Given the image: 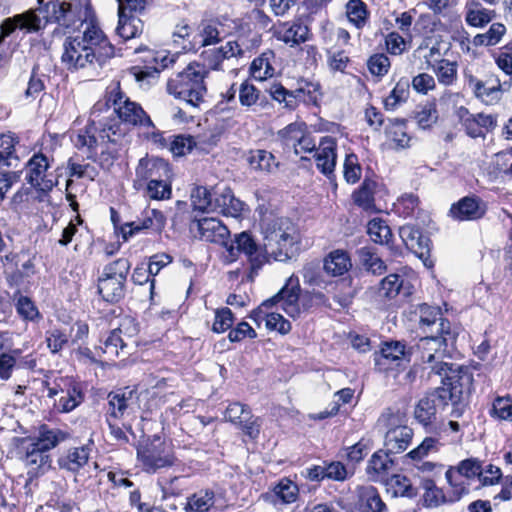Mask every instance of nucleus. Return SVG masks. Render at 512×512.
Here are the masks:
<instances>
[{
  "mask_svg": "<svg viewBox=\"0 0 512 512\" xmlns=\"http://www.w3.org/2000/svg\"><path fill=\"white\" fill-rule=\"evenodd\" d=\"M122 123L154 129L152 120L143 108L130 101L119 87H115L104 99L94 104L87 125L79 130L73 143L78 149L87 148V157L94 159L98 147L117 143L125 135Z\"/></svg>",
  "mask_w": 512,
  "mask_h": 512,
  "instance_id": "1",
  "label": "nucleus"
},
{
  "mask_svg": "<svg viewBox=\"0 0 512 512\" xmlns=\"http://www.w3.org/2000/svg\"><path fill=\"white\" fill-rule=\"evenodd\" d=\"M441 377L442 385L421 398L414 408V417L424 427L432 426L437 413L449 403L451 416L459 418L466 408L465 394L469 393L473 377L468 368L453 363H438L432 367Z\"/></svg>",
  "mask_w": 512,
  "mask_h": 512,
  "instance_id": "2",
  "label": "nucleus"
},
{
  "mask_svg": "<svg viewBox=\"0 0 512 512\" xmlns=\"http://www.w3.org/2000/svg\"><path fill=\"white\" fill-rule=\"evenodd\" d=\"M114 55V47L103 31L89 23L81 35L67 37L63 43L62 63L68 70L88 65L103 66Z\"/></svg>",
  "mask_w": 512,
  "mask_h": 512,
  "instance_id": "3",
  "label": "nucleus"
},
{
  "mask_svg": "<svg viewBox=\"0 0 512 512\" xmlns=\"http://www.w3.org/2000/svg\"><path fill=\"white\" fill-rule=\"evenodd\" d=\"M262 233L263 250L268 262L271 259L285 262L293 257L298 235L290 219L285 217L272 219L264 224Z\"/></svg>",
  "mask_w": 512,
  "mask_h": 512,
  "instance_id": "4",
  "label": "nucleus"
},
{
  "mask_svg": "<svg viewBox=\"0 0 512 512\" xmlns=\"http://www.w3.org/2000/svg\"><path fill=\"white\" fill-rule=\"evenodd\" d=\"M208 71L200 63L189 64L182 72L170 78L167 91L192 108H199L207 93L205 78Z\"/></svg>",
  "mask_w": 512,
  "mask_h": 512,
  "instance_id": "5",
  "label": "nucleus"
},
{
  "mask_svg": "<svg viewBox=\"0 0 512 512\" xmlns=\"http://www.w3.org/2000/svg\"><path fill=\"white\" fill-rule=\"evenodd\" d=\"M275 301H282L283 310L290 317H298L302 311L313 305L328 306L327 297L319 291L306 292L301 295V287L298 277L290 276L282 289L272 298L264 301V305L273 304Z\"/></svg>",
  "mask_w": 512,
  "mask_h": 512,
  "instance_id": "6",
  "label": "nucleus"
},
{
  "mask_svg": "<svg viewBox=\"0 0 512 512\" xmlns=\"http://www.w3.org/2000/svg\"><path fill=\"white\" fill-rule=\"evenodd\" d=\"M46 21L75 29L93 16L90 0H50L46 4Z\"/></svg>",
  "mask_w": 512,
  "mask_h": 512,
  "instance_id": "7",
  "label": "nucleus"
},
{
  "mask_svg": "<svg viewBox=\"0 0 512 512\" xmlns=\"http://www.w3.org/2000/svg\"><path fill=\"white\" fill-rule=\"evenodd\" d=\"M131 263L127 258H119L104 266L98 278V293L103 300L116 303L125 296V283Z\"/></svg>",
  "mask_w": 512,
  "mask_h": 512,
  "instance_id": "8",
  "label": "nucleus"
},
{
  "mask_svg": "<svg viewBox=\"0 0 512 512\" xmlns=\"http://www.w3.org/2000/svg\"><path fill=\"white\" fill-rule=\"evenodd\" d=\"M270 95L279 103H284L285 108L294 110L299 103L317 105L322 94L318 82L301 79L298 81V87L294 90H288L279 83L272 85Z\"/></svg>",
  "mask_w": 512,
  "mask_h": 512,
  "instance_id": "9",
  "label": "nucleus"
},
{
  "mask_svg": "<svg viewBox=\"0 0 512 512\" xmlns=\"http://www.w3.org/2000/svg\"><path fill=\"white\" fill-rule=\"evenodd\" d=\"M401 415L392 409H386L379 418V423L387 428L384 448L388 453L399 454L404 452L413 438V430L407 425L400 424Z\"/></svg>",
  "mask_w": 512,
  "mask_h": 512,
  "instance_id": "10",
  "label": "nucleus"
},
{
  "mask_svg": "<svg viewBox=\"0 0 512 512\" xmlns=\"http://www.w3.org/2000/svg\"><path fill=\"white\" fill-rule=\"evenodd\" d=\"M137 458L143 471L147 473H156L159 469L170 467L175 462L172 451L160 437H154L140 445L137 448Z\"/></svg>",
  "mask_w": 512,
  "mask_h": 512,
  "instance_id": "11",
  "label": "nucleus"
},
{
  "mask_svg": "<svg viewBox=\"0 0 512 512\" xmlns=\"http://www.w3.org/2000/svg\"><path fill=\"white\" fill-rule=\"evenodd\" d=\"M482 461L478 458H467L460 461L457 466L450 467L446 473V479L450 486L453 488V498L451 501L459 500L463 495L469 493V486L461 477L467 480L478 479L482 475Z\"/></svg>",
  "mask_w": 512,
  "mask_h": 512,
  "instance_id": "12",
  "label": "nucleus"
},
{
  "mask_svg": "<svg viewBox=\"0 0 512 512\" xmlns=\"http://www.w3.org/2000/svg\"><path fill=\"white\" fill-rule=\"evenodd\" d=\"M455 340L454 335H425L417 344L421 361L427 365L425 369H430L438 363H445L443 358L447 354L449 343Z\"/></svg>",
  "mask_w": 512,
  "mask_h": 512,
  "instance_id": "13",
  "label": "nucleus"
},
{
  "mask_svg": "<svg viewBox=\"0 0 512 512\" xmlns=\"http://www.w3.org/2000/svg\"><path fill=\"white\" fill-rule=\"evenodd\" d=\"M412 351L399 342H386L374 355L375 368L379 372H389L411 361Z\"/></svg>",
  "mask_w": 512,
  "mask_h": 512,
  "instance_id": "14",
  "label": "nucleus"
},
{
  "mask_svg": "<svg viewBox=\"0 0 512 512\" xmlns=\"http://www.w3.org/2000/svg\"><path fill=\"white\" fill-rule=\"evenodd\" d=\"M224 418L250 439L258 438L262 424L261 419L253 415L249 406L240 402L230 403L224 412Z\"/></svg>",
  "mask_w": 512,
  "mask_h": 512,
  "instance_id": "15",
  "label": "nucleus"
},
{
  "mask_svg": "<svg viewBox=\"0 0 512 512\" xmlns=\"http://www.w3.org/2000/svg\"><path fill=\"white\" fill-rule=\"evenodd\" d=\"M226 250L231 260H235L240 253H244L251 262L252 268H261L268 262L263 244L258 245L246 232L238 234L233 242L228 243Z\"/></svg>",
  "mask_w": 512,
  "mask_h": 512,
  "instance_id": "16",
  "label": "nucleus"
},
{
  "mask_svg": "<svg viewBox=\"0 0 512 512\" xmlns=\"http://www.w3.org/2000/svg\"><path fill=\"white\" fill-rule=\"evenodd\" d=\"M25 179L33 188L40 191H50L54 187L52 180L47 179V171L50 168L49 158L41 153H35L27 161Z\"/></svg>",
  "mask_w": 512,
  "mask_h": 512,
  "instance_id": "17",
  "label": "nucleus"
},
{
  "mask_svg": "<svg viewBox=\"0 0 512 512\" xmlns=\"http://www.w3.org/2000/svg\"><path fill=\"white\" fill-rule=\"evenodd\" d=\"M42 19L35 10L29 9L21 14L6 18L0 24V43L17 29L31 33L41 29Z\"/></svg>",
  "mask_w": 512,
  "mask_h": 512,
  "instance_id": "18",
  "label": "nucleus"
},
{
  "mask_svg": "<svg viewBox=\"0 0 512 512\" xmlns=\"http://www.w3.org/2000/svg\"><path fill=\"white\" fill-rule=\"evenodd\" d=\"M487 212L486 203L476 195L465 196L453 203L449 215L456 221H477Z\"/></svg>",
  "mask_w": 512,
  "mask_h": 512,
  "instance_id": "19",
  "label": "nucleus"
},
{
  "mask_svg": "<svg viewBox=\"0 0 512 512\" xmlns=\"http://www.w3.org/2000/svg\"><path fill=\"white\" fill-rule=\"evenodd\" d=\"M419 326L426 335H453L450 322L442 317L441 310L428 304L419 306Z\"/></svg>",
  "mask_w": 512,
  "mask_h": 512,
  "instance_id": "20",
  "label": "nucleus"
},
{
  "mask_svg": "<svg viewBox=\"0 0 512 512\" xmlns=\"http://www.w3.org/2000/svg\"><path fill=\"white\" fill-rule=\"evenodd\" d=\"M399 235L405 246L411 250L425 265L430 257V239L422 231L412 225L406 224L399 228Z\"/></svg>",
  "mask_w": 512,
  "mask_h": 512,
  "instance_id": "21",
  "label": "nucleus"
},
{
  "mask_svg": "<svg viewBox=\"0 0 512 512\" xmlns=\"http://www.w3.org/2000/svg\"><path fill=\"white\" fill-rule=\"evenodd\" d=\"M166 224V218L162 212L151 209L145 210L141 218L135 221L125 223L122 226L123 238L127 240L128 237L133 236L143 230H150L154 233H160Z\"/></svg>",
  "mask_w": 512,
  "mask_h": 512,
  "instance_id": "22",
  "label": "nucleus"
},
{
  "mask_svg": "<svg viewBox=\"0 0 512 512\" xmlns=\"http://www.w3.org/2000/svg\"><path fill=\"white\" fill-rule=\"evenodd\" d=\"M203 241L215 243L226 247L229 243L230 232L228 228L216 218H201L194 221Z\"/></svg>",
  "mask_w": 512,
  "mask_h": 512,
  "instance_id": "23",
  "label": "nucleus"
},
{
  "mask_svg": "<svg viewBox=\"0 0 512 512\" xmlns=\"http://www.w3.org/2000/svg\"><path fill=\"white\" fill-rule=\"evenodd\" d=\"M310 35L309 27L301 19L283 22L275 31V37L291 47L306 42Z\"/></svg>",
  "mask_w": 512,
  "mask_h": 512,
  "instance_id": "24",
  "label": "nucleus"
},
{
  "mask_svg": "<svg viewBox=\"0 0 512 512\" xmlns=\"http://www.w3.org/2000/svg\"><path fill=\"white\" fill-rule=\"evenodd\" d=\"M438 444V440L432 437L425 438L422 443L417 446L415 449L411 450L407 456L412 460H417L415 464L416 469L419 472H422L427 475L434 476L437 473H440L443 466L440 464H436L431 461H421L423 456H426L430 451L436 450V446Z\"/></svg>",
  "mask_w": 512,
  "mask_h": 512,
  "instance_id": "25",
  "label": "nucleus"
},
{
  "mask_svg": "<svg viewBox=\"0 0 512 512\" xmlns=\"http://www.w3.org/2000/svg\"><path fill=\"white\" fill-rule=\"evenodd\" d=\"M314 157L317 168L330 178L334 173L337 159L335 139L329 136L322 138Z\"/></svg>",
  "mask_w": 512,
  "mask_h": 512,
  "instance_id": "26",
  "label": "nucleus"
},
{
  "mask_svg": "<svg viewBox=\"0 0 512 512\" xmlns=\"http://www.w3.org/2000/svg\"><path fill=\"white\" fill-rule=\"evenodd\" d=\"M464 84L472 91L473 95L487 105H494L501 99L502 93L482 83V80L473 75L469 69L463 71Z\"/></svg>",
  "mask_w": 512,
  "mask_h": 512,
  "instance_id": "27",
  "label": "nucleus"
},
{
  "mask_svg": "<svg viewBox=\"0 0 512 512\" xmlns=\"http://www.w3.org/2000/svg\"><path fill=\"white\" fill-rule=\"evenodd\" d=\"M169 164L157 157L142 158L136 168V176L141 180L152 181L154 179H165L170 176Z\"/></svg>",
  "mask_w": 512,
  "mask_h": 512,
  "instance_id": "28",
  "label": "nucleus"
},
{
  "mask_svg": "<svg viewBox=\"0 0 512 512\" xmlns=\"http://www.w3.org/2000/svg\"><path fill=\"white\" fill-rule=\"evenodd\" d=\"M130 323L131 321L129 319H124L117 328L110 332L109 336L104 341L102 349L109 357H118L120 353L123 355L129 354L125 349L128 345L127 341L131 338V335L124 332V329Z\"/></svg>",
  "mask_w": 512,
  "mask_h": 512,
  "instance_id": "29",
  "label": "nucleus"
},
{
  "mask_svg": "<svg viewBox=\"0 0 512 512\" xmlns=\"http://www.w3.org/2000/svg\"><path fill=\"white\" fill-rule=\"evenodd\" d=\"M244 203L235 198L231 189L225 188L222 192L214 191L212 212L237 218L240 216Z\"/></svg>",
  "mask_w": 512,
  "mask_h": 512,
  "instance_id": "30",
  "label": "nucleus"
},
{
  "mask_svg": "<svg viewBox=\"0 0 512 512\" xmlns=\"http://www.w3.org/2000/svg\"><path fill=\"white\" fill-rule=\"evenodd\" d=\"M299 497V488L289 478L280 479L271 489V494H266V499L274 505L280 504H292L297 501Z\"/></svg>",
  "mask_w": 512,
  "mask_h": 512,
  "instance_id": "31",
  "label": "nucleus"
},
{
  "mask_svg": "<svg viewBox=\"0 0 512 512\" xmlns=\"http://www.w3.org/2000/svg\"><path fill=\"white\" fill-rule=\"evenodd\" d=\"M90 451L89 445L70 448L58 458V465L61 469L78 472L88 463Z\"/></svg>",
  "mask_w": 512,
  "mask_h": 512,
  "instance_id": "32",
  "label": "nucleus"
},
{
  "mask_svg": "<svg viewBox=\"0 0 512 512\" xmlns=\"http://www.w3.org/2000/svg\"><path fill=\"white\" fill-rule=\"evenodd\" d=\"M495 16L493 10L486 9L478 0H467L465 4V21L471 27H484Z\"/></svg>",
  "mask_w": 512,
  "mask_h": 512,
  "instance_id": "33",
  "label": "nucleus"
},
{
  "mask_svg": "<svg viewBox=\"0 0 512 512\" xmlns=\"http://www.w3.org/2000/svg\"><path fill=\"white\" fill-rule=\"evenodd\" d=\"M352 267L351 259L346 251H331L323 261V270L333 277L342 276Z\"/></svg>",
  "mask_w": 512,
  "mask_h": 512,
  "instance_id": "34",
  "label": "nucleus"
},
{
  "mask_svg": "<svg viewBox=\"0 0 512 512\" xmlns=\"http://www.w3.org/2000/svg\"><path fill=\"white\" fill-rule=\"evenodd\" d=\"M377 182L365 178L359 188L352 194V199L355 205L367 212L375 210V198Z\"/></svg>",
  "mask_w": 512,
  "mask_h": 512,
  "instance_id": "35",
  "label": "nucleus"
},
{
  "mask_svg": "<svg viewBox=\"0 0 512 512\" xmlns=\"http://www.w3.org/2000/svg\"><path fill=\"white\" fill-rule=\"evenodd\" d=\"M220 32L215 24L206 23L188 44H183L185 50H196L220 42Z\"/></svg>",
  "mask_w": 512,
  "mask_h": 512,
  "instance_id": "36",
  "label": "nucleus"
},
{
  "mask_svg": "<svg viewBox=\"0 0 512 512\" xmlns=\"http://www.w3.org/2000/svg\"><path fill=\"white\" fill-rule=\"evenodd\" d=\"M391 453L385 449L375 452L368 462L366 471L374 480H378L386 476L394 465V461L390 458Z\"/></svg>",
  "mask_w": 512,
  "mask_h": 512,
  "instance_id": "37",
  "label": "nucleus"
},
{
  "mask_svg": "<svg viewBox=\"0 0 512 512\" xmlns=\"http://www.w3.org/2000/svg\"><path fill=\"white\" fill-rule=\"evenodd\" d=\"M83 401V393L79 384L72 381L68 383L64 394L55 399V406L59 412L67 413L74 410Z\"/></svg>",
  "mask_w": 512,
  "mask_h": 512,
  "instance_id": "38",
  "label": "nucleus"
},
{
  "mask_svg": "<svg viewBox=\"0 0 512 512\" xmlns=\"http://www.w3.org/2000/svg\"><path fill=\"white\" fill-rule=\"evenodd\" d=\"M362 267L373 275H382L387 271L385 262L375 253L372 247H362L357 251Z\"/></svg>",
  "mask_w": 512,
  "mask_h": 512,
  "instance_id": "39",
  "label": "nucleus"
},
{
  "mask_svg": "<svg viewBox=\"0 0 512 512\" xmlns=\"http://www.w3.org/2000/svg\"><path fill=\"white\" fill-rule=\"evenodd\" d=\"M67 437L68 433L60 429H49L46 425H42L39 429V436L32 443L42 451L48 452L66 440Z\"/></svg>",
  "mask_w": 512,
  "mask_h": 512,
  "instance_id": "40",
  "label": "nucleus"
},
{
  "mask_svg": "<svg viewBox=\"0 0 512 512\" xmlns=\"http://www.w3.org/2000/svg\"><path fill=\"white\" fill-rule=\"evenodd\" d=\"M16 143L18 139L13 133L0 135V167H12L13 161H18L15 152Z\"/></svg>",
  "mask_w": 512,
  "mask_h": 512,
  "instance_id": "41",
  "label": "nucleus"
},
{
  "mask_svg": "<svg viewBox=\"0 0 512 512\" xmlns=\"http://www.w3.org/2000/svg\"><path fill=\"white\" fill-rule=\"evenodd\" d=\"M132 391L118 390L110 392L107 396L109 413L113 418H120L129 406L132 398Z\"/></svg>",
  "mask_w": 512,
  "mask_h": 512,
  "instance_id": "42",
  "label": "nucleus"
},
{
  "mask_svg": "<svg viewBox=\"0 0 512 512\" xmlns=\"http://www.w3.org/2000/svg\"><path fill=\"white\" fill-rule=\"evenodd\" d=\"M119 22L116 28L117 34L124 40L136 37L143 30V23L138 17L118 14Z\"/></svg>",
  "mask_w": 512,
  "mask_h": 512,
  "instance_id": "43",
  "label": "nucleus"
},
{
  "mask_svg": "<svg viewBox=\"0 0 512 512\" xmlns=\"http://www.w3.org/2000/svg\"><path fill=\"white\" fill-rule=\"evenodd\" d=\"M346 15L348 20L357 28H362L366 25L369 19V11L367 5L362 0H349L346 5Z\"/></svg>",
  "mask_w": 512,
  "mask_h": 512,
  "instance_id": "44",
  "label": "nucleus"
},
{
  "mask_svg": "<svg viewBox=\"0 0 512 512\" xmlns=\"http://www.w3.org/2000/svg\"><path fill=\"white\" fill-rule=\"evenodd\" d=\"M272 57L273 52L269 51L261 54L259 57L252 61L250 66V73L253 78L262 81L273 76L274 67L270 62Z\"/></svg>",
  "mask_w": 512,
  "mask_h": 512,
  "instance_id": "45",
  "label": "nucleus"
},
{
  "mask_svg": "<svg viewBox=\"0 0 512 512\" xmlns=\"http://www.w3.org/2000/svg\"><path fill=\"white\" fill-rule=\"evenodd\" d=\"M367 233L370 239L378 244H388L392 237L390 227L381 218H373L368 222Z\"/></svg>",
  "mask_w": 512,
  "mask_h": 512,
  "instance_id": "46",
  "label": "nucleus"
},
{
  "mask_svg": "<svg viewBox=\"0 0 512 512\" xmlns=\"http://www.w3.org/2000/svg\"><path fill=\"white\" fill-rule=\"evenodd\" d=\"M215 494L210 489L200 490L188 497L187 506L193 512H208L214 505Z\"/></svg>",
  "mask_w": 512,
  "mask_h": 512,
  "instance_id": "47",
  "label": "nucleus"
},
{
  "mask_svg": "<svg viewBox=\"0 0 512 512\" xmlns=\"http://www.w3.org/2000/svg\"><path fill=\"white\" fill-rule=\"evenodd\" d=\"M248 162L252 169L266 172H271L278 166L274 155L266 150L252 151Z\"/></svg>",
  "mask_w": 512,
  "mask_h": 512,
  "instance_id": "48",
  "label": "nucleus"
},
{
  "mask_svg": "<svg viewBox=\"0 0 512 512\" xmlns=\"http://www.w3.org/2000/svg\"><path fill=\"white\" fill-rule=\"evenodd\" d=\"M457 62L444 59L432 68L436 74L438 82L444 86H451L457 80Z\"/></svg>",
  "mask_w": 512,
  "mask_h": 512,
  "instance_id": "49",
  "label": "nucleus"
},
{
  "mask_svg": "<svg viewBox=\"0 0 512 512\" xmlns=\"http://www.w3.org/2000/svg\"><path fill=\"white\" fill-rule=\"evenodd\" d=\"M409 94L408 80H400L384 100L386 110H395L399 105L407 101Z\"/></svg>",
  "mask_w": 512,
  "mask_h": 512,
  "instance_id": "50",
  "label": "nucleus"
},
{
  "mask_svg": "<svg viewBox=\"0 0 512 512\" xmlns=\"http://www.w3.org/2000/svg\"><path fill=\"white\" fill-rule=\"evenodd\" d=\"M405 280L398 274H389L380 281L379 295L385 298H395L404 289Z\"/></svg>",
  "mask_w": 512,
  "mask_h": 512,
  "instance_id": "51",
  "label": "nucleus"
},
{
  "mask_svg": "<svg viewBox=\"0 0 512 512\" xmlns=\"http://www.w3.org/2000/svg\"><path fill=\"white\" fill-rule=\"evenodd\" d=\"M24 460L27 466L42 470L49 468L51 463L47 451H42V449L35 446L33 443L29 444L27 447Z\"/></svg>",
  "mask_w": 512,
  "mask_h": 512,
  "instance_id": "52",
  "label": "nucleus"
},
{
  "mask_svg": "<svg viewBox=\"0 0 512 512\" xmlns=\"http://www.w3.org/2000/svg\"><path fill=\"white\" fill-rule=\"evenodd\" d=\"M361 501L363 512H383L386 509L385 503L373 486L364 488Z\"/></svg>",
  "mask_w": 512,
  "mask_h": 512,
  "instance_id": "53",
  "label": "nucleus"
},
{
  "mask_svg": "<svg viewBox=\"0 0 512 512\" xmlns=\"http://www.w3.org/2000/svg\"><path fill=\"white\" fill-rule=\"evenodd\" d=\"M39 65H34L31 71V75L25 90V97L27 99H36L41 92L45 90V80L48 76L40 73Z\"/></svg>",
  "mask_w": 512,
  "mask_h": 512,
  "instance_id": "54",
  "label": "nucleus"
},
{
  "mask_svg": "<svg viewBox=\"0 0 512 512\" xmlns=\"http://www.w3.org/2000/svg\"><path fill=\"white\" fill-rule=\"evenodd\" d=\"M191 201L194 209L202 212H212L214 193L212 194L205 187H196L191 193Z\"/></svg>",
  "mask_w": 512,
  "mask_h": 512,
  "instance_id": "55",
  "label": "nucleus"
},
{
  "mask_svg": "<svg viewBox=\"0 0 512 512\" xmlns=\"http://www.w3.org/2000/svg\"><path fill=\"white\" fill-rule=\"evenodd\" d=\"M307 128L303 122H294L287 125L285 128L278 131V137L281 139L282 144L288 148L297 144L299 137H302V132Z\"/></svg>",
  "mask_w": 512,
  "mask_h": 512,
  "instance_id": "56",
  "label": "nucleus"
},
{
  "mask_svg": "<svg viewBox=\"0 0 512 512\" xmlns=\"http://www.w3.org/2000/svg\"><path fill=\"white\" fill-rule=\"evenodd\" d=\"M166 179H154L147 183L146 193L150 199L166 200L171 197V184Z\"/></svg>",
  "mask_w": 512,
  "mask_h": 512,
  "instance_id": "57",
  "label": "nucleus"
},
{
  "mask_svg": "<svg viewBox=\"0 0 512 512\" xmlns=\"http://www.w3.org/2000/svg\"><path fill=\"white\" fill-rule=\"evenodd\" d=\"M21 352L14 349L0 354V379L7 381L11 378L14 368L18 365Z\"/></svg>",
  "mask_w": 512,
  "mask_h": 512,
  "instance_id": "58",
  "label": "nucleus"
},
{
  "mask_svg": "<svg viewBox=\"0 0 512 512\" xmlns=\"http://www.w3.org/2000/svg\"><path fill=\"white\" fill-rule=\"evenodd\" d=\"M415 119L422 129H427L436 123L438 112L434 103H426L416 111Z\"/></svg>",
  "mask_w": 512,
  "mask_h": 512,
  "instance_id": "59",
  "label": "nucleus"
},
{
  "mask_svg": "<svg viewBox=\"0 0 512 512\" xmlns=\"http://www.w3.org/2000/svg\"><path fill=\"white\" fill-rule=\"evenodd\" d=\"M490 415L499 420L512 421V399L510 397H497L493 401Z\"/></svg>",
  "mask_w": 512,
  "mask_h": 512,
  "instance_id": "60",
  "label": "nucleus"
},
{
  "mask_svg": "<svg viewBox=\"0 0 512 512\" xmlns=\"http://www.w3.org/2000/svg\"><path fill=\"white\" fill-rule=\"evenodd\" d=\"M302 277L306 284L312 286H321L325 283L322 275V268L317 261L306 263L301 271Z\"/></svg>",
  "mask_w": 512,
  "mask_h": 512,
  "instance_id": "61",
  "label": "nucleus"
},
{
  "mask_svg": "<svg viewBox=\"0 0 512 512\" xmlns=\"http://www.w3.org/2000/svg\"><path fill=\"white\" fill-rule=\"evenodd\" d=\"M234 323V315L228 307H223L215 311V319L212 331L215 333H223L230 329Z\"/></svg>",
  "mask_w": 512,
  "mask_h": 512,
  "instance_id": "62",
  "label": "nucleus"
},
{
  "mask_svg": "<svg viewBox=\"0 0 512 512\" xmlns=\"http://www.w3.org/2000/svg\"><path fill=\"white\" fill-rule=\"evenodd\" d=\"M361 166L358 157L354 153L348 154L344 161V178L347 183L354 184L361 177Z\"/></svg>",
  "mask_w": 512,
  "mask_h": 512,
  "instance_id": "63",
  "label": "nucleus"
},
{
  "mask_svg": "<svg viewBox=\"0 0 512 512\" xmlns=\"http://www.w3.org/2000/svg\"><path fill=\"white\" fill-rule=\"evenodd\" d=\"M17 313L25 320L33 321L40 314L34 302L27 296H20L15 304Z\"/></svg>",
  "mask_w": 512,
  "mask_h": 512,
  "instance_id": "64",
  "label": "nucleus"
}]
</instances>
